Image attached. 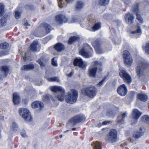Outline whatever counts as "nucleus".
<instances>
[{
	"label": "nucleus",
	"mask_w": 149,
	"mask_h": 149,
	"mask_svg": "<svg viewBox=\"0 0 149 149\" xmlns=\"http://www.w3.org/2000/svg\"><path fill=\"white\" fill-rule=\"evenodd\" d=\"M117 139V132L114 129H112L110 131L105 139L106 141L112 143L116 142Z\"/></svg>",
	"instance_id": "nucleus-6"
},
{
	"label": "nucleus",
	"mask_w": 149,
	"mask_h": 149,
	"mask_svg": "<svg viewBox=\"0 0 149 149\" xmlns=\"http://www.w3.org/2000/svg\"><path fill=\"white\" fill-rule=\"evenodd\" d=\"M42 99L44 101H46L50 99H52L50 95H47L43 96Z\"/></svg>",
	"instance_id": "nucleus-40"
},
{
	"label": "nucleus",
	"mask_w": 149,
	"mask_h": 149,
	"mask_svg": "<svg viewBox=\"0 0 149 149\" xmlns=\"http://www.w3.org/2000/svg\"><path fill=\"white\" fill-rule=\"evenodd\" d=\"M118 93L122 96L125 95L127 92V87L125 84L121 85L117 89Z\"/></svg>",
	"instance_id": "nucleus-15"
},
{
	"label": "nucleus",
	"mask_w": 149,
	"mask_h": 149,
	"mask_svg": "<svg viewBox=\"0 0 149 149\" xmlns=\"http://www.w3.org/2000/svg\"><path fill=\"white\" fill-rule=\"evenodd\" d=\"M79 38L78 36H74L71 37L68 41V43L69 44H72L73 43Z\"/></svg>",
	"instance_id": "nucleus-34"
},
{
	"label": "nucleus",
	"mask_w": 149,
	"mask_h": 149,
	"mask_svg": "<svg viewBox=\"0 0 149 149\" xmlns=\"http://www.w3.org/2000/svg\"><path fill=\"white\" fill-rule=\"evenodd\" d=\"M11 129L14 131L17 130L18 129L17 125L15 122L12 123L10 126Z\"/></svg>",
	"instance_id": "nucleus-36"
},
{
	"label": "nucleus",
	"mask_w": 149,
	"mask_h": 149,
	"mask_svg": "<svg viewBox=\"0 0 149 149\" xmlns=\"http://www.w3.org/2000/svg\"><path fill=\"white\" fill-rule=\"evenodd\" d=\"M146 129L144 127H141L139 130L134 132L133 138L137 139L139 138L143 135Z\"/></svg>",
	"instance_id": "nucleus-16"
},
{
	"label": "nucleus",
	"mask_w": 149,
	"mask_h": 149,
	"mask_svg": "<svg viewBox=\"0 0 149 149\" xmlns=\"http://www.w3.org/2000/svg\"><path fill=\"white\" fill-rule=\"evenodd\" d=\"M31 106L33 108L37 109L40 111L43 107L44 104L42 102L38 101H35L31 103Z\"/></svg>",
	"instance_id": "nucleus-19"
},
{
	"label": "nucleus",
	"mask_w": 149,
	"mask_h": 149,
	"mask_svg": "<svg viewBox=\"0 0 149 149\" xmlns=\"http://www.w3.org/2000/svg\"><path fill=\"white\" fill-rule=\"evenodd\" d=\"M24 25L25 26H30V25L27 22H26L25 23H24Z\"/></svg>",
	"instance_id": "nucleus-54"
},
{
	"label": "nucleus",
	"mask_w": 149,
	"mask_h": 149,
	"mask_svg": "<svg viewBox=\"0 0 149 149\" xmlns=\"http://www.w3.org/2000/svg\"><path fill=\"white\" fill-rule=\"evenodd\" d=\"M143 118L144 121L147 123H149V116L145 115L143 117Z\"/></svg>",
	"instance_id": "nucleus-44"
},
{
	"label": "nucleus",
	"mask_w": 149,
	"mask_h": 149,
	"mask_svg": "<svg viewBox=\"0 0 149 149\" xmlns=\"http://www.w3.org/2000/svg\"><path fill=\"white\" fill-rule=\"evenodd\" d=\"M93 149H101V143L97 141L94 142L92 144Z\"/></svg>",
	"instance_id": "nucleus-32"
},
{
	"label": "nucleus",
	"mask_w": 149,
	"mask_h": 149,
	"mask_svg": "<svg viewBox=\"0 0 149 149\" xmlns=\"http://www.w3.org/2000/svg\"><path fill=\"white\" fill-rule=\"evenodd\" d=\"M62 15H58L55 17V20L56 23L58 24H62Z\"/></svg>",
	"instance_id": "nucleus-33"
},
{
	"label": "nucleus",
	"mask_w": 149,
	"mask_h": 149,
	"mask_svg": "<svg viewBox=\"0 0 149 149\" xmlns=\"http://www.w3.org/2000/svg\"><path fill=\"white\" fill-rule=\"evenodd\" d=\"M47 80L49 81H55L59 82L60 81L59 78L57 77H54L51 78H48Z\"/></svg>",
	"instance_id": "nucleus-35"
},
{
	"label": "nucleus",
	"mask_w": 149,
	"mask_h": 149,
	"mask_svg": "<svg viewBox=\"0 0 149 149\" xmlns=\"http://www.w3.org/2000/svg\"><path fill=\"white\" fill-rule=\"evenodd\" d=\"M9 49V44L6 42L1 44V56L8 54Z\"/></svg>",
	"instance_id": "nucleus-13"
},
{
	"label": "nucleus",
	"mask_w": 149,
	"mask_h": 149,
	"mask_svg": "<svg viewBox=\"0 0 149 149\" xmlns=\"http://www.w3.org/2000/svg\"><path fill=\"white\" fill-rule=\"evenodd\" d=\"M85 119V117L83 115L76 116L71 119L69 123L72 125H74L77 123L81 122Z\"/></svg>",
	"instance_id": "nucleus-12"
},
{
	"label": "nucleus",
	"mask_w": 149,
	"mask_h": 149,
	"mask_svg": "<svg viewBox=\"0 0 149 149\" xmlns=\"http://www.w3.org/2000/svg\"><path fill=\"white\" fill-rule=\"evenodd\" d=\"M78 97L77 91L75 90H71L67 93L65 99L68 103L72 104L76 102Z\"/></svg>",
	"instance_id": "nucleus-2"
},
{
	"label": "nucleus",
	"mask_w": 149,
	"mask_h": 149,
	"mask_svg": "<svg viewBox=\"0 0 149 149\" xmlns=\"http://www.w3.org/2000/svg\"><path fill=\"white\" fill-rule=\"evenodd\" d=\"M49 38V37H47V39H49V38Z\"/></svg>",
	"instance_id": "nucleus-63"
},
{
	"label": "nucleus",
	"mask_w": 149,
	"mask_h": 149,
	"mask_svg": "<svg viewBox=\"0 0 149 149\" xmlns=\"http://www.w3.org/2000/svg\"><path fill=\"white\" fill-rule=\"evenodd\" d=\"M59 137L60 138H62V135H60V136H59Z\"/></svg>",
	"instance_id": "nucleus-60"
},
{
	"label": "nucleus",
	"mask_w": 149,
	"mask_h": 149,
	"mask_svg": "<svg viewBox=\"0 0 149 149\" xmlns=\"http://www.w3.org/2000/svg\"><path fill=\"white\" fill-rule=\"evenodd\" d=\"M38 43L37 41H34L31 45L30 48L31 50L33 52H36L38 50L37 45Z\"/></svg>",
	"instance_id": "nucleus-29"
},
{
	"label": "nucleus",
	"mask_w": 149,
	"mask_h": 149,
	"mask_svg": "<svg viewBox=\"0 0 149 149\" xmlns=\"http://www.w3.org/2000/svg\"><path fill=\"white\" fill-rule=\"evenodd\" d=\"M143 49L146 52L149 54V42H146L145 46L143 47Z\"/></svg>",
	"instance_id": "nucleus-38"
},
{
	"label": "nucleus",
	"mask_w": 149,
	"mask_h": 149,
	"mask_svg": "<svg viewBox=\"0 0 149 149\" xmlns=\"http://www.w3.org/2000/svg\"><path fill=\"white\" fill-rule=\"evenodd\" d=\"M62 24L67 22L68 19L64 15H62Z\"/></svg>",
	"instance_id": "nucleus-47"
},
{
	"label": "nucleus",
	"mask_w": 149,
	"mask_h": 149,
	"mask_svg": "<svg viewBox=\"0 0 149 149\" xmlns=\"http://www.w3.org/2000/svg\"><path fill=\"white\" fill-rule=\"evenodd\" d=\"M30 54L29 52H26L25 53L24 58H23L24 61H26L27 59V57L29 56Z\"/></svg>",
	"instance_id": "nucleus-50"
},
{
	"label": "nucleus",
	"mask_w": 149,
	"mask_h": 149,
	"mask_svg": "<svg viewBox=\"0 0 149 149\" xmlns=\"http://www.w3.org/2000/svg\"><path fill=\"white\" fill-rule=\"evenodd\" d=\"M72 130L73 131H74L75 130L76 128H73L72 129Z\"/></svg>",
	"instance_id": "nucleus-58"
},
{
	"label": "nucleus",
	"mask_w": 149,
	"mask_h": 149,
	"mask_svg": "<svg viewBox=\"0 0 149 149\" xmlns=\"http://www.w3.org/2000/svg\"><path fill=\"white\" fill-rule=\"evenodd\" d=\"M73 73L72 72H71L70 73L67 74L68 76V77H71L72 75H73Z\"/></svg>",
	"instance_id": "nucleus-53"
},
{
	"label": "nucleus",
	"mask_w": 149,
	"mask_h": 149,
	"mask_svg": "<svg viewBox=\"0 0 149 149\" xmlns=\"http://www.w3.org/2000/svg\"><path fill=\"white\" fill-rule=\"evenodd\" d=\"M54 48L58 52H61L65 49V47L62 44L58 43L55 45Z\"/></svg>",
	"instance_id": "nucleus-24"
},
{
	"label": "nucleus",
	"mask_w": 149,
	"mask_h": 149,
	"mask_svg": "<svg viewBox=\"0 0 149 149\" xmlns=\"http://www.w3.org/2000/svg\"><path fill=\"white\" fill-rule=\"evenodd\" d=\"M119 75L125 82L130 83L132 82L131 76L126 72L125 70H121L120 72Z\"/></svg>",
	"instance_id": "nucleus-11"
},
{
	"label": "nucleus",
	"mask_w": 149,
	"mask_h": 149,
	"mask_svg": "<svg viewBox=\"0 0 149 149\" xmlns=\"http://www.w3.org/2000/svg\"><path fill=\"white\" fill-rule=\"evenodd\" d=\"M127 116V113L126 112L122 113L121 115L118 116L117 119V123L118 124L123 123L124 119Z\"/></svg>",
	"instance_id": "nucleus-22"
},
{
	"label": "nucleus",
	"mask_w": 149,
	"mask_h": 149,
	"mask_svg": "<svg viewBox=\"0 0 149 149\" xmlns=\"http://www.w3.org/2000/svg\"><path fill=\"white\" fill-rule=\"evenodd\" d=\"M13 101L15 104H19L20 102V99L19 94L16 93H13Z\"/></svg>",
	"instance_id": "nucleus-23"
},
{
	"label": "nucleus",
	"mask_w": 149,
	"mask_h": 149,
	"mask_svg": "<svg viewBox=\"0 0 149 149\" xmlns=\"http://www.w3.org/2000/svg\"><path fill=\"white\" fill-rule=\"evenodd\" d=\"M92 50L87 44H84L83 47L79 51V54L85 58H89L92 55Z\"/></svg>",
	"instance_id": "nucleus-4"
},
{
	"label": "nucleus",
	"mask_w": 149,
	"mask_h": 149,
	"mask_svg": "<svg viewBox=\"0 0 149 149\" xmlns=\"http://www.w3.org/2000/svg\"><path fill=\"white\" fill-rule=\"evenodd\" d=\"M2 70L1 71V74H3L2 75V77H6L7 76V73L8 72V68L7 66H3L2 67Z\"/></svg>",
	"instance_id": "nucleus-31"
},
{
	"label": "nucleus",
	"mask_w": 149,
	"mask_h": 149,
	"mask_svg": "<svg viewBox=\"0 0 149 149\" xmlns=\"http://www.w3.org/2000/svg\"><path fill=\"white\" fill-rule=\"evenodd\" d=\"M15 16L16 19H17L20 18L21 13L19 12H18V10H17L15 11Z\"/></svg>",
	"instance_id": "nucleus-43"
},
{
	"label": "nucleus",
	"mask_w": 149,
	"mask_h": 149,
	"mask_svg": "<svg viewBox=\"0 0 149 149\" xmlns=\"http://www.w3.org/2000/svg\"><path fill=\"white\" fill-rule=\"evenodd\" d=\"M92 45L94 47L96 52L99 54L103 53V51L99 46V42L98 40L92 42Z\"/></svg>",
	"instance_id": "nucleus-20"
},
{
	"label": "nucleus",
	"mask_w": 149,
	"mask_h": 149,
	"mask_svg": "<svg viewBox=\"0 0 149 149\" xmlns=\"http://www.w3.org/2000/svg\"><path fill=\"white\" fill-rule=\"evenodd\" d=\"M76 21H72V22H70V23H73L75 22Z\"/></svg>",
	"instance_id": "nucleus-62"
},
{
	"label": "nucleus",
	"mask_w": 149,
	"mask_h": 149,
	"mask_svg": "<svg viewBox=\"0 0 149 149\" xmlns=\"http://www.w3.org/2000/svg\"><path fill=\"white\" fill-rule=\"evenodd\" d=\"M110 0H99V3L102 6H105L108 4Z\"/></svg>",
	"instance_id": "nucleus-37"
},
{
	"label": "nucleus",
	"mask_w": 149,
	"mask_h": 149,
	"mask_svg": "<svg viewBox=\"0 0 149 149\" xmlns=\"http://www.w3.org/2000/svg\"><path fill=\"white\" fill-rule=\"evenodd\" d=\"M102 125V123H99L98 124H97V126L98 127H99L101 126Z\"/></svg>",
	"instance_id": "nucleus-55"
},
{
	"label": "nucleus",
	"mask_w": 149,
	"mask_h": 149,
	"mask_svg": "<svg viewBox=\"0 0 149 149\" xmlns=\"http://www.w3.org/2000/svg\"><path fill=\"white\" fill-rule=\"evenodd\" d=\"M142 114V113L140 112L138 109H135L132 111V119L134 121L133 123L135 124L136 123L138 119L140 117Z\"/></svg>",
	"instance_id": "nucleus-14"
},
{
	"label": "nucleus",
	"mask_w": 149,
	"mask_h": 149,
	"mask_svg": "<svg viewBox=\"0 0 149 149\" xmlns=\"http://www.w3.org/2000/svg\"><path fill=\"white\" fill-rule=\"evenodd\" d=\"M73 64L75 66H78L82 70H84L87 65V63L83 61L82 59L80 58H76L74 61Z\"/></svg>",
	"instance_id": "nucleus-8"
},
{
	"label": "nucleus",
	"mask_w": 149,
	"mask_h": 149,
	"mask_svg": "<svg viewBox=\"0 0 149 149\" xmlns=\"http://www.w3.org/2000/svg\"><path fill=\"white\" fill-rule=\"evenodd\" d=\"M133 138H132V139H131V142H134V141H133Z\"/></svg>",
	"instance_id": "nucleus-59"
},
{
	"label": "nucleus",
	"mask_w": 149,
	"mask_h": 149,
	"mask_svg": "<svg viewBox=\"0 0 149 149\" xmlns=\"http://www.w3.org/2000/svg\"><path fill=\"white\" fill-rule=\"evenodd\" d=\"M58 4L59 7L60 8H63L64 7L65 5L63 4L62 3V0H58Z\"/></svg>",
	"instance_id": "nucleus-45"
},
{
	"label": "nucleus",
	"mask_w": 149,
	"mask_h": 149,
	"mask_svg": "<svg viewBox=\"0 0 149 149\" xmlns=\"http://www.w3.org/2000/svg\"><path fill=\"white\" fill-rule=\"evenodd\" d=\"M137 97L139 100L143 102L146 101L148 99L147 96L143 93L138 94Z\"/></svg>",
	"instance_id": "nucleus-28"
},
{
	"label": "nucleus",
	"mask_w": 149,
	"mask_h": 149,
	"mask_svg": "<svg viewBox=\"0 0 149 149\" xmlns=\"http://www.w3.org/2000/svg\"><path fill=\"white\" fill-rule=\"evenodd\" d=\"M123 57L125 64L127 65H131L132 63L133 60L131 55L128 51L125 50L123 52Z\"/></svg>",
	"instance_id": "nucleus-10"
},
{
	"label": "nucleus",
	"mask_w": 149,
	"mask_h": 149,
	"mask_svg": "<svg viewBox=\"0 0 149 149\" xmlns=\"http://www.w3.org/2000/svg\"><path fill=\"white\" fill-rule=\"evenodd\" d=\"M102 64L100 62L95 61L92 63L88 69V74L91 77H94L95 76L97 68L101 67Z\"/></svg>",
	"instance_id": "nucleus-5"
},
{
	"label": "nucleus",
	"mask_w": 149,
	"mask_h": 149,
	"mask_svg": "<svg viewBox=\"0 0 149 149\" xmlns=\"http://www.w3.org/2000/svg\"><path fill=\"white\" fill-rule=\"evenodd\" d=\"M96 89L94 86L87 87L84 91V94L88 97L93 98L96 95Z\"/></svg>",
	"instance_id": "nucleus-9"
},
{
	"label": "nucleus",
	"mask_w": 149,
	"mask_h": 149,
	"mask_svg": "<svg viewBox=\"0 0 149 149\" xmlns=\"http://www.w3.org/2000/svg\"><path fill=\"white\" fill-rule=\"evenodd\" d=\"M109 116H112V115H109Z\"/></svg>",
	"instance_id": "nucleus-64"
},
{
	"label": "nucleus",
	"mask_w": 149,
	"mask_h": 149,
	"mask_svg": "<svg viewBox=\"0 0 149 149\" xmlns=\"http://www.w3.org/2000/svg\"><path fill=\"white\" fill-rule=\"evenodd\" d=\"M34 65L31 63L29 64L24 65L21 68V70L28 71L31 70L34 68Z\"/></svg>",
	"instance_id": "nucleus-25"
},
{
	"label": "nucleus",
	"mask_w": 149,
	"mask_h": 149,
	"mask_svg": "<svg viewBox=\"0 0 149 149\" xmlns=\"http://www.w3.org/2000/svg\"><path fill=\"white\" fill-rule=\"evenodd\" d=\"M9 17V15L7 14H5L1 19V25L2 26H5L6 24V19Z\"/></svg>",
	"instance_id": "nucleus-27"
},
{
	"label": "nucleus",
	"mask_w": 149,
	"mask_h": 149,
	"mask_svg": "<svg viewBox=\"0 0 149 149\" xmlns=\"http://www.w3.org/2000/svg\"><path fill=\"white\" fill-rule=\"evenodd\" d=\"M146 69H149V63L145 61L140 63L136 68L137 76L140 78H142L144 75L143 70Z\"/></svg>",
	"instance_id": "nucleus-3"
},
{
	"label": "nucleus",
	"mask_w": 149,
	"mask_h": 149,
	"mask_svg": "<svg viewBox=\"0 0 149 149\" xmlns=\"http://www.w3.org/2000/svg\"><path fill=\"white\" fill-rule=\"evenodd\" d=\"M138 24L136 26V30L134 31H132L131 33V36L132 37L135 36L136 38L139 37L141 33V30L140 27L139 26Z\"/></svg>",
	"instance_id": "nucleus-21"
},
{
	"label": "nucleus",
	"mask_w": 149,
	"mask_h": 149,
	"mask_svg": "<svg viewBox=\"0 0 149 149\" xmlns=\"http://www.w3.org/2000/svg\"><path fill=\"white\" fill-rule=\"evenodd\" d=\"M100 23L95 24L92 27L93 31H95L100 28Z\"/></svg>",
	"instance_id": "nucleus-39"
},
{
	"label": "nucleus",
	"mask_w": 149,
	"mask_h": 149,
	"mask_svg": "<svg viewBox=\"0 0 149 149\" xmlns=\"http://www.w3.org/2000/svg\"><path fill=\"white\" fill-rule=\"evenodd\" d=\"M125 22L127 24H130L134 22V16L132 14V13H127L125 16Z\"/></svg>",
	"instance_id": "nucleus-17"
},
{
	"label": "nucleus",
	"mask_w": 149,
	"mask_h": 149,
	"mask_svg": "<svg viewBox=\"0 0 149 149\" xmlns=\"http://www.w3.org/2000/svg\"><path fill=\"white\" fill-rule=\"evenodd\" d=\"M138 8L139 6L137 4L135 5L132 8L133 10L136 14V19L139 22L140 24H141L143 23V21L140 15L138 13L139 11Z\"/></svg>",
	"instance_id": "nucleus-18"
},
{
	"label": "nucleus",
	"mask_w": 149,
	"mask_h": 149,
	"mask_svg": "<svg viewBox=\"0 0 149 149\" xmlns=\"http://www.w3.org/2000/svg\"><path fill=\"white\" fill-rule=\"evenodd\" d=\"M84 6V3L82 1H77L75 3V8L76 10H79L83 8Z\"/></svg>",
	"instance_id": "nucleus-26"
},
{
	"label": "nucleus",
	"mask_w": 149,
	"mask_h": 149,
	"mask_svg": "<svg viewBox=\"0 0 149 149\" xmlns=\"http://www.w3.org/2000/svg\"><path fill=\"white\" fill-rule=\"evenodd\" d=\"M52 64L54 66H57V64L56 61H54V58H53L52 59Z\"/></svg>",
	"instance_id": "nucleus-48"
},
{
	"label": "nucleus",
	"mask_w": 149,
	"mask_h": 149,
	"mask_svg": "<svg viewBox=\"0 0 149 149\" xmlns=\"http://www.w3.org/2000/svg\"><path fill=\"white\" fill-rule=\"evenodd\" d=\"M50 90L52 92L57 93V97L58 100L62 101L64 100L65 91L64 88L59 86H52Z\"/></svg>",
	"instance_id": "nucleus-1"
},
{
	"label": "nucleus",
	"mask_w": 149,
	"mask_h": 149,
	"mask_svg": "<svg viewBox=\"0 0 149 149\" xmlns=\"http://www.w3.org/2000/svg\"><path fill=\"white\" fill-rule=\"evenodd\" d=\"M106 78V77L103 78L99 82V83H98L97 84V85L99 87H100L102 86L103 85V84L104 82L105 79Z\"/></svg>",
	"instance_id": "nucleus-46"
},
{
	"label": "nucleus",
	"mask_w": 149,
	"mask_h": 149,
	"mask_svg": "<svg viewBox=\"0 0 149 149\" xmlns=\"http://www.w3.org/2000/svg\"><path fill=\"white\" fill-rule=\"evenodd\" d=\"M68 131V130H66V131H65L64 132V133H65V132H67Z\"/></svg>",
	"instance_id": "nucleus-61"
},
{
	"label": "nucleus",
	"mask_w": 149,
	"mask_h": 149,
	"mask_svg": "<svg viewBox=\"0 0 149 149\" xmlns=\"http://www.w3.org/2000/svg\"><path fill=\"white\" fill-rule=\"evenodd\" d=\"M40 27H43L46 30L47 33L49 32L50 30V28H51V26L48 24L46 23L41 24L40 25Z\"/></svg>",
	"instance_id": "nucleus-30"
},
{
	"label": "nucleus",
	"mask_w": 149,
	"mask_h": 149,
	"mask_svg": "<svg viewBox=\"0 0 149 149\" xmlns=\"http://www.w3.org/2000/svg\"><path fill=\"white\" fill-rule=\"evenodd\" d=\"M110 123V121H103L102 123V125H107V124H109Z\"/></svg>",
	"instance_id": "nucleus-51"
},
{
	"label": "nucleus",
	"mask_w": 149,
	"mask_h": 149,
	"mask_svg": "<svg viewBox=\"0 0 149 149\" xmlns=\"http://www.w3.org/2000/svg\"><path fill=\"white\" fill-rule=\"evenodd\" d=\"M1 16L3 15L5 13V9H4V6L3 4L1 3Z\"/></svg>",
	"instance_id": "nucleus-42"
},
{
	"label": "nucleus",
	"mask_w": 149,
	"mask_h": 149,
	"mask_svg": "<svg viewBox=\"0 0 149 149\" xmlns=\"http://www.w3.org/2000/svg\"><path fill=\"white\" fill-rule=\"evenodd\" d=\"M19 113L20 116L26 121L31 120L32 117L29 111L25 108H20L19 109Z\"/></svg>",
	"instance_id": "nucleus-7"
},
{
	"label": "nucleus",
	"mask_w": 149,
	"mask_h": 149,
	"mask_svg": "<svg viewBox=\"0 0 149 149\" xmlns=\"http://www.w3.org/2000/svg\"><path fill=\"white\" fill-rule=\"evenodd\" d=\"M4 119V117L3 116H1V120H3Z\"/></svg>",
	"instance_id": "nucleus-56"
},
{
	"label": "nucleus",
	"mask_w": 149,
	"mask_h": 149,
	"mask_svg": "<svg viewBox=\"0 0 149 149\" xmlns=\"http://www.w3.org/2000/svg\"><path fill=\"white\" fill-rule=\"evenodd\" d=\"M21 135V136L23 138H25L27 136L26 134V132L24 130L22 131Z\"/></svg>",
	"instance_id": "nucleus-49"
},
{
	"label": "nucleus",
	"mask_w": 149,
	"mask_h": 149,
	"mask_svg": "<svg viewBox=\"0 0 149 149\" xmlns=\"http://www.w3.org/2000/svg\"><path fill=\"white\" fill-rule=\"evenodd\" d=\"M74 0H65L66 2L68 3H72Z\"/></svg>",
	"instance_id": "nucleus-52"
},
{
	"label": "nucleus",
	"mask_w": 149,
	"mask_h": 149,
	"mask_svg": "<svg viewBox=\"0 0 149 149\" xmlns=\"http://www.w3.org/2000/svg\"><path fill=\"white\" fill-rule=\"evenodd\" d=\"M102 69L101 68H100L98 69V71L99 72H101L102 71Z\"/></svg>",
	"instance_id": "nucleus-57"
},
{
	"label": "nucleus",
	"mask_w": 149,
	"mask_h": 149,
	"mask_svg": "<svg viewBox=\"0 0 149 149\" xmlns=\"http://www.w3.org/2000/svg\"><path fill=\"white\" fill-rule=\"evenodd\" d=\"M44 61L43 60V59H39L38 60V62L40 64L42 68L44 67L45 65V63H43Z\"/></svg>",
	"instance_id": "nucleus-41"
}]
</instances>
